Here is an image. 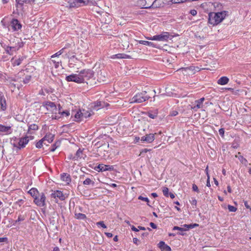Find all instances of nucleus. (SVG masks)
Here are the masks:
<instances>
[{"instance_id":"nucleus-23","label":"nucleus","mask_w":251,"mask_h":251,"mask_svg":"<svg viewBox=\"0 0 251 251\" xmlns=\"http://www.w3.org/2000/svg\"><path fill=\"white\" fill-rule=\"evenodd\" d=\"M158 246L160 249H163L166 251H171V248L167 245L165 244V242L163 241H160L158 243Z\"/></svg>"},{"instance_id":"nucleus-54","label":"nucleus","mask_w":251,"mask_h":251,"mask_svg":"<svg viewBox=\"0 0 251 251\" xmlns=\"http://www.w3.org/2000/svg\"><path fill=\"white\" fill-rule=\"evenodd\" d=\"M219 132L220 135H221V136L222 137H223L224 136L225 130L224 128H220L219 130Z\"/></svg>"},{"instance_id":"nucleus-36","label":"nucleus","mask_w":251,"mask_h":251,"mask_svg":"<svg viewBox=\"0 0 251 251\" xmlns=\"http://www.w3.org/2000/svg\"><path fill=\"white\" fill-rule=\"evenodd\" d=\"M235 157H238V156L235 155ZM238 159L242 164L245 165H247L248 162L246 158H245L243 156L240 155L239 156H238Z\"/></svg>"},{"instance_id":"nucleus-22","label":"nucleus","mask_w":251,"mask_h":251,"mask_svg":"<svg viewBox=\"0 0 251 251\" xmlns=\"http://www.w3.org/2000/svg\"><path fill=\"white\" fill-rule=\"evenodd\" d=\"M229 78L227 77L222 76L218 79L217 83L221 85H224L227 84Z\"/></svg>"},{"instance_id":"nucleus-53","label":"nucleus","mask_w":251,"mask_h":251,"mask_svg":"<svg viewBox=\"0 0 251 251\" xmlns=\"http://www.w3.org/2000/svg\"><path fill=\"white\" fill-rule=\"evenodd\" d=\"M99 75V78L100 79V81L102 80V81H104L105 80L103 79V78H105L104 75H102V73L101 72L100 74H98Z\"/></svg>"},{"instance_id":"nucleus-14","label":"nucleus","mask_w":251,"mask_h":251,"mask_svg":"<svg viewBox=\"0 0 251 251\" xmlns=\"http://www.w3.org/2000/svg\"><path fill=\"white\" fill-rule=\"evenodd\" d=\"M154 140V135L153 134L150 133L147 134L145 136H142L141 141L143 142H146L147 143H151Z\"/></svg>"},{"instance_id":"nucleus-28","label":"nucleus","mask_w":251,"mask_h":251,"mask_svg":"<svg viewBox=\"0 0 251 251\" xmlns=\"http://www.w3.org/2000/svg\"><path fill=\"white\" fill-rule=\"evenodd\" d=\"M6 102L4 97L0 100V109L4 111L6 109Z\"/></svg>"},{"instance_id":"nucleus-38","label":"nucleus","mask_w":251,"mask_h":251,"mask_svg":"<svg viewBox=\"0 0 251 251\" xmlns=\"http://www.w3.org/2000/svg\"><path fill=\"white\" fill-rule=\"evenodd\" d=\"M91 183H92L93 184L94 183V182L93 181H92V180L89 178H86L84 181H83V184L84 185H89Z\"/></svg>"},{"instance_id":"nucleus-21","label":"nucleus","mask_w":251,"mask_h":251,"mask_svg":"<svg viewBox=\"0 0 251 251\" xmlns=\"http://www.w3.org/2000/svg\"><path fill=\"white\" fill-rule=\"evenodd\" d=\"M61 179L65 182L66 183L69 184L71 180L70 175L67 173H63L61 175Z\"/></svg>"},{"instance_id":"nucleus-44","label":"nucleus","mask_w":251,"mask_h":251,"mask_svg":"<svg viewBox=\"0 0 251 251\" xmlns=\"http://www.w3.org/2000/svg\"><path fill=\"white\" fill-rule=\"evenodd\" d=\"M163 193L165 196L168 197L169 189L167 187H164L163 189Z\"/></svg>"},{"instance_id":"nucleus-50","label":"nucleus","mask_w":251,"mask_h":251,"mask_svg":"<svg viewBox=\"0 0 251 251\" xmlns=\"http://www.w3.org/2000/svg\"><path fill=\"white\" fill-rule=\"evenodd\" d=\"M61 55L60 52L58 51L51 56V58H58Z\"/></svg>"},{"instance_id":"nucleus-56","label":"nucleus","mask_w":251,"mask_h":251,"mask_svg":"<svg viewBox=\"0 0 251 251\" xmlns=\"http://www.w3.org/2000/svg\"><path fill=\"white\" fill-rule=\"evenodd\" d=\"M192 189L193 191L199 192L198 187L195 184H193Z\"/></svg>"},{"instance_id":"nucleus-47","label":"nucleus","mask_w":251,"mask_h":251,"mask_svg":"<svg viewBox=\"0 0 251 251\" xmlns=\"http://www.w3.org/2000/svg\"><path fill=\"white\" fill-rule=\"evenodd\" d=\"M82 153V150H81L80 149H79L76 153H75V156H76V158H78V157H80V155Z\"/></svg>"},{"instance_id":"nucleus-60","label":"nucleus","mask_w":251,"mask_h":251,"mask_svg":"<svg viewBox=\"0 0 251 251\" xmlns=\"http://www.w3.org/2000/svg\"><path fill=\"white\" fill-rule=\"evenodd\" d=\"M16 203L18 204L20 206L24 203V201L22 199L18 200Z\"/></svg>"},{"instance_id":"nucleus-27","label":"nucleus","mask_w":251,"mask_h":251,"mask_svg":"<svg viewBox=\"0 0 251 251\" xmlns=\"http://www.w3.org/2000/svg\"><path fill=\"white\" fill-rule=\"evenodd\" d=\"M112 58H131V57L129 55L124 53H118L113 55Z\"/></svg>"},{"instance_id":"nucleus-46","label":"nucleus","mask_w":251,"mask_h":251,"mask_svg":"<svg viewBox=\"0 0 251 251\" xmlns=\"http://www.w3.org/2000/svg\"><path fill=\"white\" fill-rule=\"evenodd\" d=\"M97 226H100L102 227L105 228H106V225L104 224L103 221H100L96 223Z\"/></svg>"},{"instance_id":"nucleus-31","label":"nucleus","mask_w":251,"mask_h":251,"mask_svg":"<svg viewBox=\"0 0 251 251\" xmlns=\"http://www.w3.org/2000/svg\"><path fill=\"white\" fill-rule=\"evenodd\" d=\"M75 217L79 220H84L86 219V216L82 213H75Z\"/></svg>"},{"instance_id":"nucleus-7","label":"nucleus","mask_w":251,"mask_h":251,"mask_svg":"<svg viewBox=\"0 0 251 251\" xmlns=\"http://www.w3.org/2000/svg\"><path fill=\"white\" fill-rule=\"evenodd\" d=\"M28 137L26 136L24 138H21L20 139L18 143L17 144L16 143H14L13 144L14 147L17 148V151L21 149L22 148H24L25 147V145L28 143Z\"/></svg>"},{"instance_id":"nucleus-32","label":"nucleus","mask_w":251,"mask_h":251,"mask_svg":"<svg viewBox=\"0 0 251 251\" xmlns=\"http://www.w3.org/2000/svg\"><path fill=\"white\" fill-rule=\"evenodd\" d=\"M51 61L54 64L55 67L57 68L59 66V64L60 63H61V61L60 59H59L58 58H51Z\"/></svg>"},{"instance_id":"nucleus-43","label":"nucleus","mask_w":251,"mask_h":251,"mask_svg":"<svg viewBox=\"0 0 251 251\" xmlns=\"http://www.w3.org/2000/svg\"><path fill=\"white\" fill-rule=\"evenodd\" d=\"M166 96L165 94L160 95H154L153 97L154 100H155V99H157L159 100H161L163 97H164Z\"/></svg>"},{"instance_id":"nucleus-37","label":"nucleus","mask_w":251,"mask_h":251,"mask_svg":"<svg viewBox=\"0 0 251 251\" xmlns=\"http://www.w3.org/2000/svg\"><path fill=\"white\" fill-rule=\"evenodd\" d=\"M199 226L197 224H190V225H184L183 226L186 227L187 229L193 228L196 226Z\"/></svg>"},{"instance_id":"nucleus-34","label":"nucleus","mask_w":251,"mask_h":251,"mask_svg":"<svg viewBox=\"0 0 251 251\" xmlns=\"http://www.w3.org/2000/svg\"><path fill=\"white\" fill-rule=\"evenodd\" d=\"M44 144L45 145H48V144L46 143V142H45L44 140L42 139L41 140H39L36 144V147L37 148H41L43 146V144Z\"/></svg>"},{"instance_id":"nucleus-2","label":"nucleus","mask_w":251,"mask_h":251,"mask_svg":"<svg viewBox=\"0 0 251 251\" xmlns=\"http://www.w3.org/2000/svg\"><path fill=\"white\" fill-rule=\"evenodd\" d=\"M146 91L137 94L130 100V103H141L144 102L150 98V96L146 95Z\"/></svg>"},{"instance_id":"nucleus-39","label":"nucleus","mask_w":251,"mask_h":251,"mask_svg":"<svg viewBox=\"0 0 251 251\" xmlns=\"http://www.w3.org/2000/svg\"><path fill=\"white\" fill-rule=\"evenodd\" d=\"M30 79H31L30 75H26L25 77V78L23 79V81L25 84H26V83H28L30 81Z\"/></svg>"},{"instance_id":"nucleus-55","label":"nucleus","mask_w":251,"mask_h":251,"mask_svg":"<svg viewBox=\"0 0 251 251\" xmlns=\"http://www.w3.org/2000/svg\"><path fill=\"white\" fill-rule=\"evenodd\" d=\"M178 114V112L176 110L171 111L170 113V115L171 116H176Z\"/></svg>"},{"instance_id":"nucleus-58","label":"nucleus","mask_w":251,"mask_h":251,"mask_svg":"<svg viewBox=\"0 0 251 251\" xmlns=\"http://www.w3.org/2000/svg\"><path fill=\"white\" fill-rule=\"evenodd\" d=\"M190 13L193 16H196L197 14V11L195 9L191 10Z\"/></svg>"},{"instance_id":"nucleus-51","label":"nucleus","mask_w":251,"mask_h":251,"mask_svg":"<svg viewBox=\"0 0 251 251\" xmlns=\"http://www.w3.org/2000/svg\"><path fill=\"white\" fill-rule=\"evenodd\" d=\"M207 181H206V186L207 187H209L211 186L210 183V177H209L208 173H207Z\"/></svg>"},{"instance_id":"nucleus-62","label":"nucleus","mask_w":251,"mask_h":251,"mask_svg":"<svg viewBox=\"0 0 251 251\" xmlns=\"http://www.w3.org/2000/svg\"><path fill=\"white\" fill-rule=\"evenodd\" d=\"M56 149V147L55 146V144H53L52 147L50 149V151H54Z\"/></svg>"},{"instance_id":"nucleus-61","label":"nucleus","mask_w":251,"mask_h":251,"mask_svg":"<svg viewBox=\"0 0 251 251\" xmlns=\"http://www.w3.org/2000/svg\"><path fill=\"white\" fill-rule=\"evenodd\" d=\"M105 234L107 236V237L109 238H111L113 236V234L111 233L105 232Z\"/></svg>"},{"instance_id":"nucleus-26","label":"nucleus","mask_w":251,"mask_h":251,"mask_svg":"<svg viewBox=\"0 0 251 251\" xmlns=\"http://www.w3.org/2000/svg\"><path fill=\"white\" fill-rule=\"evenodd\" d=\"M33 198L38 196V195L39 194L38 190L35 188H32L28 192Z\"/></svg>"},{"instance_id":"nucleus-30","label":"nucleus","mask_w":251,"mask_h":251,"mask_svg":"<svg viewBox=\"0 0 251 251\" xmlns=\"http://www.w3.org/2000/svg\"><path fill=\"white\" fill-rule=\"evenodd\" d=\"M82 113H83L82 117L84 118L89 117L91 115V113L89 111L85 109H81Z\"/></svg>"},{"instance_id":"nucleus-40","label":"nucleus","mask_w":251,"mask_h":251,"mask_svg":"<svg viewBox=\"0 0 251 251\" xmlns=\"http://www.w3.org/2000/svg\"><path fill=\"white\" fill-rule=\"evenodd\" d=\"M23 60V59L22 58H18V59H16L14 61V65H17V66H19V65L21 64V62H22V61Z\"/></svg>"},{"instance_id":"nucleus-12","label":"nucleus","mask_w":251,"mask_h":251,"mask_svg":"<svg viewBox=\"0 0 251 251\" xmlns=\"http://www.w3.org/2000/svg\"><path fill=\"white\" fill-rule=\"evenodd\" d=\"M164 3L162 0H155L152 4L149 6H146L144 8L149 9V8H157L162 7L164 6Z\"/></svg>"},{"instance_id":"nucleus-16","label":"nucleus","mask_w":251,"mask_h":251,"mask_svg":"<svg viewBox=\"0 0 251 251\" xmlns=\"http://www.w3.org/2000/svg\"><path fill=\"white\" fill-rule=\"evenodd\" d=\"M46 106L47 109H50V110H52L53 113H56V112L58 111V109H57L55 104L53 102H47L46 103Z\"/></svg>"},{"instance_id":"nucleus-19","label":"nucleus","mask_w":251,"mask_h":251,"mask_svg":"<svg viewBox=\"0 0 251 251\" xmlns=\"http://www.w3.org/2000/svg\"><path fill=\"white\" fill-rule=\"evenodd\" d=\"M54 137V135L51 133H49L46 134L44 138L42 139L44 140L45 142L47 141V143H46L47 144L50 143L52 142L53 140Z\"/></svg>"},{"instance_id":"nucleus-24","label":"nucleus","mask_w":251,"mask_h":251,"mask_svg":"<svg viewBox=\"0 0 251 251\" xmlns=\"http://www.w3.org/2000/svg\"><path fill=\"white\" fill-rule=\"evenodd\" d=\"M34 1V0H16V7H18L19 5L22 6L24 3H30Z\"/></svg>"},{"instance_id":"nucleus-48","label":"nucleus","mask_w":251,"mask_h":251,"mask_svg":"<svg viewBox=\"0 0 251 251\" xmlns=\"http://www.w3.org/2000/svg\"><path fill=\"white\" fill-rule=\"evenodd\" d=\"M173 3H180L186 1V0H171Z\"/></svg>"},{"instance_id":"nucleus-59","label":"nucleus","mask_w":251,"mask_h":251,"mask_svg":"<svg viewBox=\"0 0 251 251\" xmlns=\"http://www.w3.org/2000/svg\"><path fill=\"white\" fill-rule=\"evenodd\" d=\"M150 225L153 229L157 228V226L153 223H152V222L150 223Z\"/></svg>"},{"instance_id":"nucleus-6","label":"nucleus","mask_w":251,"mask_h":251,"mask_svg":"<svg viewBox=\"0 0 251 251\" xmlns=\"http://www.w3.org/2000/svg\"><path fill=\"white\" fill-rule=\"evenodd\" d=\"M89 2L88 0H70L68 2L69 7H77L81 5H86Z\"/></svg>"},{"instance_id":"nucleus-64","label":"nucleus","mask_w":251,"mask_h":251,"mask_svg":"<svg viewBox=\"0 0 251 251\" xmlns=\"http://www.w3.org/2000/svg\"><path fill=\"white\" fill-rule=\"evenodd\" d=\"M138 239L137 238H134L133 239V243L135 244H136L137 245L138 244Z\"/></svg>"},{"instance_id":"nucleus-9","label":"nucleus","mask_w":251,"mask_h":251,"mask_svg":"<svg viewBox=\"0 0 251 251\" xmlns=\"http://www.w3.org/2000/svg\"><path fill=\"white\" fill-rule=\"evenodd\" d=\"M95 170L98 172H104L106 171L114 170V167L111 165L100 164L95 167Z\"/></svg>"},{"instance_id":"nucleus-15","label":"nucleus","mask_w":251,"mask_h":251,"mask_svg":"<svg viewBox=\"0 0 251 251\" xmlns=\"http://www.w3.org/2000/svg\"><path fill=\"white\" fill-rule=\"evenodd\" d=\"M12 132V126H4L2 125H0V132H3L6 134H11Z\"/></svg>"},{"instance_id":"nucleus-35","label":"nucleus","mask_w":251,"mask_h":251,"mask_svg":"<svg viewBox=\"0 0 251 251\" xmlns=\"http://www.w3.org/2000/svg\"><path fill=\"white\" fill-rule=\"evenodd\" d=\"M139 43L140 44L148 46H153V44L152 42H149L147 41H144V40H140L139 41Z\"/></svg>"},{"instance_id":"nucleus-45","label":"nucleus","mask_w":251,"mask_h":251,"mask_svg":"<svg viewBox=\"0 0 251 251\" xmlns=\"http://www.w3.org/2000/svg\"><path fill=\"white\" fill-rule=\"evenodd\" d=\"M138 199L139 200H142V201H146L148 203L149 202V200L148 198H145V197H143L141 196H140L139 197H138ZM148 205L150 206V204L149 203H147Z\"/></svg>"},{"instance_id":"nucleus-20","label":"nucleus","mask_w":251,"mask_h":251,"mask_svg":"<svg viewBox=\"0 0 251 251\" xmlns=\"http://www.w3.org/2000/svg\"><path fill=\"white\" fill-rule=\"evenodd\" d=\"M83 113H82L81 109L78 110L75 114V121L76 122H80L83 120L84 118L82 117Z\"/></svg>"},{"instance_id":"nucleus-63","label":"nucleus","mask_w":251,"mask_h":251,"mask_svg":"<svg viewBox=\"0 0 251 251\" xmlns=\"http://www.w3.org/2000/svg\"><path fill=\"white\" fill-rule=\"evenodd\" d=\"M191 203L192 205H196L197 204V201L195 199H193L192 201H191Z\"/></svg>"},{"instance_id":"nucleus-10","label":"nucleus","mask_w":251,"mask_h":251,"mask_svg":"<svg viewBox=\"0 0 251 251\" xmlns=\"http://www.w3.org/2000/svg\"><path fill=\"white\" fill-rule=\"evenodd\" d=\"M109 105V104L108 103H105L104 101H97L92 103L91 107H93L94 110H98L104 107H106Z\"/></svg>"},{"instance_id":"nucleus-17","label":"nucleus","mask_w":251,"mask_h":251,"mask_svg":"<svg viewBox=\"0 0 251 251\" xmlns=\"http://www.w3.org/2000/svg\"><path fill=\"white\" fill-rule=\"evenodd\" d=\"M11 25L14 30H17L22 27L21 25L17 19H13L11 22Z\"/></svg>"},{"instance_id":"nucleus-11","label":"nucleus","mask_w":251,"mask_h":251,"mask_svg":"<svg viewBox=\"0 0 251 251\" xmlns=\"http://www.w3.org/2000/svg\"><path fill=\"white\" fill-rule=\"evenodd\" d=\"M200 70V68L198 67L190 66L186 68H181L178 69L177 72L188 71L189 72L190 75L194 74L196 72H198Z\"/></svg>"},{"instance_id":"nucleus-25","label":"nucleus","mask_w":251,"mask_h":251,"mask_svg":"<svg viewBox=\"0 0 251 251\" xmlns=\"http://www.w3.org/2000/svg\"><path fill=\"white\" fill-rule=\"evenodd\" d=\"M38 128H39L38 126L36 124H34L30 125L28 126L27 133L29 134H33V132L32 131V130H34V131L37 130L38 129Z\"/></svg>"},{"instance_id":"nucleus-33","label":"nucleus","mask_w":251,"mask_h":251,"mask_svg":"<svg viewBox=\"0 0 251 251\" xmlns=\"http://www.w3.org/2000/svg\"><path fill=\"white\" fill-rule=\"evenodd\" d=\"M59 109H58V113L61 114L62 116H65L66 117L69 116L70 115V112L69 111H61V107L60 104H59Z\"/></svg>"},{"instance_id":"nucleus-8","label":"nucleus","mask_w":251,"mask_h":251,"mask_svg":"<svg viewBox=\"0 0 251 251\" xmlns=\"http://www.w3.org/2000/svg\"><path fill=\"white\" fill-rule=\"evenodd\" d=\"M66 80L68 81H74L78 83H83V78L80 77L79 73L78 74H72L66 76Z\"/></svg>"},{"instance_id":"nucleus-13","label":"nucleus","mask_w":251,"mask_h":251,"mask_svg":"<svg viewBox=\"0 0 251 251\" xmlns=\"http://www.w3.org/2000/svg\"><path fill=\"white\" fill-rule=\"evenodd\" d=\"M51 197L54 199L57 198L61 201H63L65 199V197L63 193L59 190L53 191V192L51 194Z\"/></svg>"},{"instance_id":"nucleus-29","label":"nucleus","mask_w":251,"mask_h":251,"mask_svg":"<svg viewBox=\"0 0 251 251\" xmlns=\"http://www.w3.org/2000/svg\"><path fill=\"white\" fill-rule=\"evenodd\" d=\"M18 49L15 47L7 46L5 50L7 53L9 55H13V52L15 51Z\"/></svg>"},{"instance_id":"nucleus-4","label":"nucleus","mask_w":251,"mask_h":251,"mask_svg":"<svg viewBox=\"0 0 251 251\" xmlns=\"http://www.w3.org/2000/svg\"><path fill=\"white\" fill-rule=\"evenodd\" d=\"M46 197L43 193H39L38 196L35 198L34 202L38 206L43 207L46 205Z\"/></svg>"},{"instance_id":"nucleus-5","label":"nucleus","mask_w":251,"mask_h":251,"mask_svg":"<svg viewBox=\"0 0 251 251\" xmlns=\"http://www.w3.org/2000/svg\"><path fill=\"white\" fill-rule=\"evenodd\" d=\"M80 77L83 79V83L86 82L94 76V72L90 69L83 70L79 72Z\"/></svg>"},{"instance_id":"nucleus-1","label":"nucleus","mask_w":251,"mask_h":251,"mask_svg":"<svg viewBox=\"0 0 251 251\" xmlns=\"http://www.w3.org/2000/svg\"><path fill=\"white\" fill-rule=\"evenodd\" d=\"M227 11H223L220 12H211L208 15V23L212 25H216L220 24L226 18Z\"/></svg>"},{"instance_id":"nucleus-42","label":"nucleus","mask_w":251,"mask_h":251,"mask_svg":"<svg viewBox=\"0 0 251 251\" xmlns=\"http://www.w3.org/2000/svg\"><path fill=\"white\" fill-rule=\"evenodd\" d=\"M148 116L150 118H151V119H154V118H155L157 117V113H154L152 114V113H151V112H148Z\"/></svg>"},{"instance_id":"nucleus-18","label":"nucleus","mask_w":251,"mask_h":251,"mask_svg":"<svg viewBox=\"0 0 251 251\" xmlns=\"http://www.w3.org/2000/svg\"><path fill=\"white\" fill-rule=\"evenodd\" d=\"M204 100V98H201L200 99L197 100L195 101L196 105L192 107L193 109L196 111L198 109L200 108L201 107V104Z\"/></svg>"},{"instance_id":"nucleus-52","label":"nucleus","mask_w":251,"mask_h":251,"mask_svg":"<svg viewBox=\"0 0 251 251\" xmlns=\"http://www.w3.org/2000/svg\"><path fill=\"white\" fill-rule=\"evenodd\" d=\"M25 220V218L24 216H22L21 215L19 216L18 219L16 221V222H20L21 221H23Z\"/></svg>"},{"instance_id":"nucleus-3","label":"nucleus","mask_w":251,"mask_h":251,"mask_svg":"<svg viewBox=\"0 0 251 251\" xmlns=\"http://www.w3.org/2000/svg\"><path fill=\"white\" fill-rule=\"evenodd\" d=\"M173 36L171 35L168 32H163L159 35L153 36L152 37L150 38L151 40H157L161 41H166L168 39L171 40Z\"/></svg>"},{"instance_id":"nucleus-49","label":"nucleus","mask_w":251,"mask_h":251,"mask_svg":"<svg viewBox=\"0 0 251 251\" xmlns=\"http://www.w3.org/2000/svg\"><path fill=\"white\" fill-rule=\"evenodd\" d=\"M173 230H180V231H185L187 230V229H184V228H182V227H179V226H175L173 227Z\"/></svg>"},{"instance_id":"nucleus-41","label":"nucleus","mask_w":251,"mask_h":251,"mask_svg":"<svg viewBox=\"0 0 251 251\" xmlns=\"http://www.w3.org/2000/svg\"><path fill=\"white\" fill-rule=\"evenodd\" d=\"M228 209L230 212H233L236 211V210L237 209L236 207H235L233 206L230 205H228Z\"/></svg>"},{"instance_id":"nucleus-57","label":"nucleus","mask_w":251,"mask_h":251,"mask_svg":"<svg viewBox=\"0 0 251 251\" xmlns=\"http://www.w3.org/2000/svg\"><path fill=\"white\" fill-rule=\"evenodd\" d=\"M8 239L7 237H1L0 238V243L1 242H7Z\"/></svg>"}]
</instances>
